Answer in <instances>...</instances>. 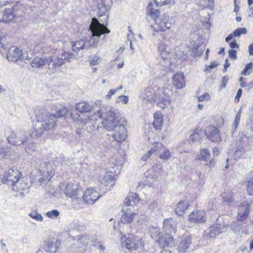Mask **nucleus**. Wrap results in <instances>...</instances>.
<instances>
[{
	"label": "nucleus",
	"instance_id": "f257e3e1",
	"mask_svg": "<svg viewBox=\"0 0 253 253\" xmlns=\"http://www.w3.org/2000/svg\"><path fill=\"white\" fill-rule=\"evenodd\" d=\"M103 126L108 131H113V137L115 140L122 142L126 138V129L123 125L120 124L118 116L112 111H109L102 121Z\"/></svg>",
	"mask_w": 253,
	"mask_h": 253
},
{
	"label": "nucleus",
	"instance_id": "f03ea898",
	"mask_svg": "<svg viewBox=\"0 0 253 253\" xmlns=\"http://www.w3.org/2000/svg\"><path fill=\"white\" fill-rule=\"evenodd\" d=\"M159 21V32L160 35L164 40V42L159 43V50L161 51V55L164 59L167 58V55L169 52L168 43L169 40L171 38V32L170 28L172 24L174 23V20L172 17L168 15H164L161 17Z\"/></svg>",
	"mask_w": 253,
	"mask_h": 253
},
{
	"label": "nucleus",
	"instance_id": "7ed1b4c3",
	"mask_svg": "<svg viewBox=\"0 0 253 253\" xmlns=\"http://www.w3.org/2000/svg\"><path fill=\"white\" fill-rule=\"evenodd\" d=\"M122 245L129 251H136L144 247L145 242L141 238H139L133 234L123 235L121 238Z\"/></svg>",
	"mask_w": 253,
	"mask_h": 253
},
{
	"label": "nucleus",
	"instance_id": "20e7f679",
	"mask_svg": "<svg viewBox=\"0 0 253 253\" xmlns=\"http://www.w3.org/2000/svg\"><path fill=\"white\" fill-rule=\"evenodd\" d=\"M60 189L67 197L78 199L83 189L79 182L74 180L61 183Z\"/></svg>",
	"mask_w": 253,
	"mask_h": 253
},
{
	"label": "nucleus",
	"instance_id": "39448f33",
	"mask_svg": "<svg viewBox=\"0 0 253 253\" xmlns=\"http://www.w3.org/2000/svg\"><path fill=\"white\" fill-rule=\"evenodd\" d=\"M73 54L65 50L55 51L51 57L50 62L53 68H56L69 61L73 57Z\"/></svg>",
	"mask_w": 253,
	"mask_h": 253
},
{
	"label": "nucleus",
	"instance_id": "423d86ee",
	"mask_svg": "<svg viewBox=\"0 0 253 253\" xmlns=\"http://www.w3.org/2000/svg\"><path fill=\"white\" fill-rule=\"evenodd\" d=\"M22 172L17 168H10L4 170V173L0 177L3 184L9 185L13 184L22 176Z\"/></svg>",
	"mask_w": 253,
	"mask_h": 253
},
{
	"label": "nucleus",
	"instance_id": "0eeeda50",
	"mask_svg": "<svg viewBox=\"0 0 253 253\" xmlns=\"http://www.w3.org/2000/svg\"><path fill=\"white\" fill-rule=\"evenodd\" d=\"M10 186L12 190L20 194H24L27 193L30 187L28 178L22 175L20 178H18V180L11 184Z\"/></svg>",
	"mask_w": 253,
	"mask_h": 253
},
{
	"label": "nucleus",
	"instance_id": "6e6552de",
	"mask_svg": "<svg viewBox=\"0 0 253 253\" xmlns=\"http://www.w3.org/2000/svg\"><path fill=\"white\" fill-rule=\"evenodd\" d=\"M89 30L92 33V37H99L103 34H109L110 32V30L104 24L100 23L96 18L92 19Z\"/></svg>",
	"mask_w": 253,
	"mask_h": 253
},
{
	"label": "nucleus",
	"instance_id": "1a4fd4ad",
	"mask_svg": "<svg viewBox=\"0 0 253 253\" xmlns=\"http://www.w3.org/2000/svg\"><path fill=\"white\" fill-rule=\"evenodd\" d=\"M100 197L99 192L93 188H88L83 192L82 199L86 204H92Z\"/></svg>",
	"mask_w": 253,
	"mask_h": 253
},
{
	"label": "nucleus",
	"instance_id": "9d476101",
	"mask_svg": "<svg viewBox=\"0 0 253 253\" xmlns=\"http://www.w3.org/2000/svg\"><path fill=\"white\" fill-rule=\"evenodd\" d=\"M188 219L191 223L202 224L207 220L206 212L203 210H199L191 212L188 216Z\"/></svg>",
	"mask_w": 253,
	"mask_h": 253
},
{
	"label": "nucleus",
	"instance_id": "9b49d317",
	"mask_svg": "<svg viewBox=\"0 0 253 253\" xmlns=\"http://www.w3.org/2000/svg\"><path fill=\"white\" fill-rule=\"evenodd\" d=\"M23 58L22 50L16 47L10 48L7 53V58L9 61L16 62Z\"/></svg>",
	"mask_w": 253,
	"mask_h": 253
},
{
	"label": "nucleus",
	"instance_id": "f8f14e48",
	"mask_svg": "<svg viewBox=\"0 0 253 253\" xmlns=\"http://www.w3.org/2000/svg\"><path fill=\"white\" fill-rule=\"evenodd\" d=\"M205 133L208 139L212 142H218L220 140L218 129L212 126H210L205 130Z\"/></svg>",
	"mask_w": 253,
	"mask_h": 253
},
{
	"label": "nucleus",
	"instance_id": "ddd939ff",
	"mask_svg": "<svg viewBox=\"0 0 253 253\" xmlns=\"http://www.w3.org/2000/svg\"><path fill=\"white\" fill-rule=\"evenodd\" d=\"M163 228L167 234L175 233L176 231V226L173 219L172 218L165 219L163 222Z\"/></svg>",
	"mask_w": 253,
	"mask_h": 253
},
{
	"label": "nucleus",
	"instance_id": "4468645a",
	"mask_svg": "<svg viewBox=\"0 0 253 253\" xmlns=\"http://www.w3.org/2000/svg\"><path fill=\"white\" fill-rule=\"evenodd\" d=\"M122 215L121 218V221L124 224H128L133 221L136 213L131 211L130 209L126 208L122 211Z\"/></svg>",
	"mask_w": 253,
	"mask_h": 253
},
{
	"label": "nucleus",
	"instance_id": "2eb2a0df",
	"mask_svg": "<svg viewBox=\"0 0 253 253\" xmlns=\"http://www.w3.org/2000/svg\"><path fill=\"white\" fill-rule=\"evenodd\" d=\"M174 85L177 88H182L185 86V81L182 73H177L174 74L172 78Z\"/></svg>",
	"mask_w": 253,
	"mask_h": 253
},
{
	"label": "nucleus",
	"instance_id": "dca6fc26",
	"mask_svg": "<svg viewBox=\"0 0 253 253\" xmlns=\"http://www.w3.org/2000/svg\"><path fill=\"white\" fill-rule=\"evenodd\" d=\"M173 246V238L170 234H167L161 238L159 234V246L172 247Z\"/></svg>",
	"mask_w": 253,
	"mask_h": 253
},
{
	"label": "nucleus",
	"instance_id": "f3484780",
	"mask_svg": "<svg viewBox=\"0 0 253 253\" xmlns=\"http://www.w3.org/2000/svg\"><path fill=\"white\" fill-rule=\"evenodd\" d=\"M93 107L84 101L78 102L75 105L76 110L81 113H89L92 110Z\"/></svg>",
	"mask_w": 253,
	"mask_h": 253
},
{
	"label": "nucleus",
	"instance_id": "a211bd4d",
	"mask_svg": "<svg viewBox=\"0 0 253 253\" xmlns=\"http://www.w3.org/2000/svg\"><path fill=\"white\" fill-rule=\"evenodd\" d=\"M191 243V239L189 237H185L182 238L181 239L177 248L178 252L184 253L186 252L188 250Z\"/></svg>",
	"mask_w": 253,
	"mask_h": 253
},
{
	"label": "nucleus",
	"instance_id": "6ab92c4d",
	"mask_svg": "<svg viewBox=\"0 0 253 253\" xmlns=\"http://www.w3.org/2000/svg\"><path fill=\"white\" fill-rule=\"evenodd\" d=\"M249 209L247 206H240L237 216V219L239 221H244L249 216Z\"/></svg>",
	"mask_w": 253,
	"mask_h": 253
},
{
	"label": "nucleus",
	"instance_id": "aec40b11",
	"mask_svg": "<svg viewBox=\"0 0 253 253\" xmlns=\"http://www.w3.org/2000/svg\"><path fill=\"white\" fill-rule=\"evenodd\" d=\"M158 6V3L155 0V4L152 2H150L148 4L147 8V14L154 19V20H156L158 17V10L157 9L154 8L155 6L157 7Z\"/></svg>",
	"mask_w": 253,
	"mask_h": 253
},
{
	"label": "nucleus",
	"instance_id": "412c9836",
	"mask_svg": "<svg viewBox=\"0 0 253 253\" xmlns=\"http://www.w3.org/2000/svg\"><path fill=\"white\" fill-rule=\"evenodd\" d=\"M103 117V113L101 110H99L97 111L94 112L92 115L89 116H87V117L83 120L81 119V122L82 124H86L89 120H91L93 121H95L98 120V119H101Z\"/></svg>",
	"mask_w": 253,
	"mask_h": 253
},
{
	"label": "nucleus",
	"instance_id": "4be33fe9",
	"mask_svg": "<svg viewBox=\"0 0 253 253\" xmlns=\"http://www.w3.org/2000/svg\"><path fill=\"white\" fill-rule=\"evenodd\" d=\"M46 62V58L36 57L32 60L31 66L34 68L41 69L43 67Z\"/></svg>",
	"mask_w": 253,
	"mask_h": 253
},
{
	"label": "nucleus",
	"instance_id": "5701e85b",
	"mask_svg": "<svg viewBox=\"0 0 253 253\" xmlns=\"http://www.w3.org/2000/svg\"><path fill=\"white\" fill-rule=\"evenodd\" d=\"M188 206L189 205L186 201H181L179 202L175 208L176 214L179 216L182 215Z\"/></svg>",
	"mask_w": 253,
	"mask_h": 253
},
{
	"label": "nucleus",
	"instance_id": "b1692460",
	"mask_svg": "<svg viewBox=\"0 0 253 253\" xmlns=\"http://www.w3.org/2000/svg\"><path fill=\"white\" fill-rule=\"evenodd\" d=\"M170 98L168 92H163L161 94V99L159 98V107L164 109L166 106H168L170 103Z\"/></svg>",
	"mask_w": 253,
	"mask_h": 253
},
{
	"label": "nucleus",
	"instance_id": "393cba45",
	"mask_svg": "<svg viewBox=\"0 0 253 253\" xmlns=\"http://www.w3.org/2000/svg\"><path fill=\"white\" fill-rule=\"evenodd\" d=\"M69 113L68 109L65 107H62L61 108L57 111V112L54 114H51L49 116L50 118H55L58 119L66 117Z\"/></svg>",
	"mask_w": 253,
	"mask_h": 253
},
{
	"label": "nucleus",
	"instance_id": "a878e982",
	"mask_svg": "<svg viewBox=\"0 0 253 253\" xmlns=\"http://www.w3.org/2000/svg\"><path fill=\"white\" fill-rule=\"evenodd\" d=\"M211 157V154L209 150L207 149H202L200 151V154L198 159L201 161L208 162Z\"/></svg>",
	"mask_w": 253,
	"mask_h": 253
},
{
	"label": "nucleus",
	"instance_id": "bb28decb",
	"mask_svg": "<svg viewBox=\"0 0 253 253\" xmlns=\"http://www.w3.org/2000/svg\"><path fill=\"white\" fill-rule=\"evenodd\" d=\"M102 184L105 186H113L114 184V177L113 176L107 174L105 175L101 180Z\"/></svg>",
	"mask_w": 253,
	"mask_h": 253
},
{
	"label": "nucleus",
	"instance_id": "cd10ccee",
	"mask_svg": "<svg viewBox=\"0 0 253 253\" xmlns=\"http://www.w3.org/2000/svg\"><path fill=\"white\" fill-rule=\"evenodd\" d=\"M8 142L13 145H18L22 143V141L16 134L13 133L7 137Z\"/></svg>",
	"mask_w": 253,
	"mask_h": 253
},
{
	"label": "nucleus",
	"instance_id": "c85d7f7f",
	"mask_svg": "<svg viewBox=\"0 0 253 253\" xmlns=\"http://www.w3.org/2000/svg\"><path fill=\"white\" fill-rule=\"evenodd\" d=\"M146 95L147 100L150 102H155L156 100V94L154 89L151 87L148 88L146 91Z\"/></svg>",
	"mask_w": 253,
	"mask_h": 253
},
{
	"label": "nucleus",
	"instance_id": "c756f323",
	"mask_svg": "<svg viewBox=\"0 0 253 253\" xmlns=\"http://www.w3.org/2000/svg\"><path fill=\"white\" fill-rule=\"evenodd\" d=\"M245 152V149L243 146H238L232 156V159L233 160H237L240 158Z\"/></svg>",
	"mask_w": 253,
	"mask_h": 253
},
{
	"label": "nucleus",
	"instance_id": "7c9ffc66",
	"mask_svg": "<svg viewBox=\"0 0 253 253\" xmlns=\"http://www.w3.org/2000/svg\"><path fill=\"white\" fill-rule=\"evenodd\" d=\"M253 69V63L250 62L245 66L244 69L241 72V74L244 76H248L252 73Z\"/></svg>",
	"mask_w": 253,
	"mask_h": 253
},
{
	"label": "nucleus",
	"instance_id": "2f4dec72",
	"mask_svg": "<svg viewBox=\"0 0 253 253\" xmlns=\"http://www.w3.org/2000/svg\"><path fill=\"white\" fill-rule=\"evenodd\" d=\"M241 110L240 109L239 112L237 113L236 115V116L235 117V120L233 124V127L232 129V133H233L235 131L238 125L240 123V120L241 118Z\"/></svg>",
	"mask_w": 253,
	"mask_h": 253
},
{
	"label": "nucleus",
	"instance_id": "473e14b6",
	"mask_svg": "<svg viewBox=\"0 0 253 253\" xmlns=\"http://www.w3.org/2000/svg\"><path fill=\"white\" fill-rule=\"evenodd\" d=\"M160 151H161V154L159 155V158L164 160H168L170 157L171 155L169 150L164 149Z\"/></svg>",
	"mask_w": 253,
	"mask_h": 253
},
{
	"label": "nucleus",
	"instance_id": "72a5a7b5",
	"mask_svg": "<svg viewBox=\"0 0 253 253\" xmlns=\"http://www.w3.org/2000/svg\"><path fill=\"white\" fill-rule=\"evenodd\" d=\"M59 212L56 210H53L47 212L45 215L49 218L53 219L57 217L59 215Z\"/></svg>",
	"mask_w": 253,
	"mask_h": 253
},
{
	"label": "nucleus",
	"instance_id": "f704fd0d",
	"mask_svg": "<svg viewBox=\"0 0 253 253\" xmlns=\"http://www.w3.org/2000/svg\"><path fill=\"white\" fill-rule=\"evenodd\" d=\"M247 32L245 28H239L235 30L233 32V36L235 37H240L241 34H246Z\"/></svg>",
	"mask_w": 253,
	"mask_h": 253
},
{
	"label": "nucleus",
	"instance_id": "c9c22d12",
	"mask_svg": "<svg viewBox=\"0 0 253 253\" xmlns=\"http://www.w3.org/2000/svg\"><path fill=\"white\" fill-rule=\"evenodd\" d=\"M29 215L33 219L37 221H42L43 220V217L42 215L37 211H32L29 213Z\"/></svg>",
	"mask_w": 253,
	"mask_h": 253
},
{
	"label": "nucleus",
	"instance_id": "e433bc0d",
	"mask_svg": "<svg viewBox=\"0 0 253 253\" xmlns=\"http://www.w3.org/2000/svg\"><path fill=\"white\" fill-rule=\"evenodd\" d=\"M247 192L250 195H253V177L250 178L248 182Z\"/></svg>",
	"mask_w": 253,
	"mask_h": 253
},
{
	"label": "nucleus",
	"instance_id": "4c0bfd02",
	"mask_svg": "<svg viewBox=\"0 0 253 253\" xmlns=\"http://www.w3.org/2000/svg\"><path fill=\"white\" fill-rule=\"evenodd\" d=\"M147 178H156V172L154 168L149 169L145 173Z\"/></svg>",
	"mask_w": 253,
	"mask_h": 253
},
{
	"label": "nucleus",
	"instance_id": "58836bf2",
	"mask_svg": "<svg viewBox=\"0 0 253 253\" xmlns=\"http://www.w3.org/2000/svg\"><path fill=\"white\" fill-rule=\"evenodd\" d=\"M221 196H222V198H223L225 202H226L227 203H230L232 202V195L230 193H227L224 192L221 194Z\"/></svg>",
	"mask_w": 253,
	"mask_h": 253
},
{
	"label": "nucleus",
	"instance_id": "ea45409f",
	"mask_svg": "<svg viewBox=\"0 0 253 253\" xmlns=\"http://www.w3.org/2000/svg\"><path fill=\"white\" fill-rule=\"evenodd\" d=\"M220 233L218 229H214L213 227H210L209 232V236L211 238H214L216 235Z\"/></svg>",
	"mask_w": 253,
	"mask_h": 253
},
{
	"label": "nucleus",
	"instance_id": "a19ab883",
	"mask_svg": "<svg viewBox=\"0 0 253 253\" xmlns=\"http://www.w3.org/2000/svg\"><path fill=\"white\" fill-rule=\"evenodd\" d=\"M123 88V86L120 85L119 87H117L115 89H112L109 90L108 94L106 95V97L108 99H110L112 95H113L117 91Z\"/></svg>",
	"mask_w": 253,
	"mask_h": 253
},
{
	"label": "nucleus",
	"instance_id": "79ce46f5",
	"mask_svg": "<svg viewBox=\"0 0 253 253\" xmlns=\"http://www.w3.org/2000/svg\"><path fill=\"white\" fill-rule=\"evenodd\" d=\"M129 194L131 198V201L134 203H138L140 199L138 194L133 192H130Z\"/></svg>",
	"mask_w": 253,
	"mask_h": 253
},
{
	"label": "nucleus",
	"instance_id": "37998d69",
	"mask_svg": "<svg viewBox=\"0 0 253 253\" xmlns=\"http://www.w3.org/2000/svg\"><path fill=\"white\" fill-rule=\"evenodd\" d=\"M200 138V134L195 132L190 135L189 140L193 142H196L197 141H199Z\"/></svg>",
	"mask_w": 253,
	"mask_h": 253
},
{
	"label": "nucleus",
	"instance_id": "c03bdc74",
	"mask_svg": "<svg viewBox=\"0 0 253 253\" xmlns=\"http://www.w3.org/2000/svg\"><path fill=\"white\" fill-rule=\"evenodd\" d=\"M210 95L208 93H204L203 94L198 97V100L199 102L203 101L205 100H210Z\"/></svg>",
	"mask_w": 253,
	"mask_h": 253
},
{
	"label": "nucleus",
	"instance_id": "a18cd8bd",
	"mask_svg": "<svg viewBox=\"0 0 253 253\" xmlns=\"http://www.w3.org/2000/svg\"><path fill=\"white\" fill-rule=\"evenodd\" d=\"M128 101V97L126 95H120L118 97V100H117V103L123 102L126 104Z\"/></svg>",
	"mask_w": 253,
	"mask_h": 253
},
{
	"label": "nucleus",
	"instance_id": "49530a36",
	"mask_svg": "<svg viewBox=\"0 0 253 253\" xmlns=\"http://www.w3.org/2000/svg\"><path fill=\"white\" fill-rule=\"evenodd\" d=\"M81 42L77 41L73 44V48L74 50H79L84 48V46L81 45Z\"/></svg>",
	"mask_w": 253,
	"mask_h": 253
},
{
	"label": "nucleus",
	"instance_id": "de8ad7c7",
	"mask_svg": "<svg viewBox=\"0 0 253 253\" xmlns=\"http://www.w3.org/2000/svg\"><path fill=\"white\" fill-rule=\"evenodd\" d=\"M155 152H156V150H155L154 149H151V150H149V152L147 153V154L144 155L141 157V160L143 161H144L147 160L150 157V156L152 155V154H153Z\"/></svg>",
	"mask_w": 253,
	"mask_h": 253
},
{
	"label": "nucleus",
	"instance_id": "09e8293b",
	"mask_svg": "<svg viewBox=\"0 0 253 253\" xmlns=\"http://www.w3.org/2000/svg\"><path fill=\"white\" fill-rule=\"evenodd\" d=\"M93 246L100 251H103L105 250V247L100 241H95L94 243L93 244Z\"/></svg>",
	"mask_w": 253,
	"mask_h": 253
},
{
	"label": "nucleus",
	"instance_id": "8fccbe9b",
	"mask_svg": "<svg viewBox=\"0 0 253 253\" xmlns=\"http://www.w3.org/2000/svg\"><path fill=\"white\" fill-rule=\"evenodd\" d=\"M228 53L229 57L233 60H236L237 58L236 50L234 49H230L229 50Z\"/></svg>",
	"mask_w": 253,
	"mask_h": 253
},
{
	"label": "nucleus",
	"instance_id": "3c124183",
	"mask_svg": "<svg viewBox=\"0 0 253 253\" xmlns=\"http://www.w3.org/2000/svg\"><path fill=\"white\" fill-rule=\"evenodd\" d=\"M45 246V247H44V249H45L46 251H52V249L53 247V243H52V242H47Z\"/></svg>",
	"mask_w": 253,
	"mask_h": 253
},
{
	"label": "nucleus",
	"instance_id": "603ef678",
	"mask_svg": "<svg viewBox=\"0 0 253 253\" xmlns=\"http://www.w3.org/2000/svg\"><path fill=\"white\" fill-rule=\"evenodd\" d=\"M242 93V89L240 88L238 90L235 98V101L238 102Z\"/></svg>",
	"mask_w": 253,
	"mask_h": 253
},
{
	"label": "nucleus",
	"instance_id": "864d4df0",
	"mask_svg": "<svg viewBox=\"0 0 253 253\" xmlns=\"http://www.w3.org/2000/svg\"><path fill=\"white\" fill-rule=\"evenodd\" d=\"M228 77H226V76H224L222 78V83H221V87L222 88H225L226 85V84L228 82Z\"/></svg>",
	"mask_w": 253,
	"mask_h": 253
},
{
	"label": "nucleus",
	"instance_id": "5fc2aeb1",
	"mask_svg": "<svg viewBox=\"0 0 253 253\" xmlns=\"http://www.w3.org/2000/svg\"><path fill=\"white\" fill-rule=\"evenodd\" d=\"M130 195H129V194H128V195L125 198V200H124V205L126 206H129L130 205V203H131V199H130Z\"/></svg>",
	"mask_w": 253,
	"mask_h": 253
},
{
	"label": "nucleus",
	"instance_id": "6e6d98bb",
	"mask_svg": "<svg viewBox=\"0 0 253 253\" xmlns=\"http://www.w3.org/2000/svg\"><path fill=\"white\" fill-rule=\"evenodd\" d=\"M219 63L217 61H213L209 66H208V68L211 69H212L217 67Z\"/></svg>",
	"mask_w": 253,
	"mask_h": 253
},
{
	"label": "nucleus",
	"instance_id": "4d7b16f0",
	"mask_svg": "<svg viewBox=\"0 0 253 253\" xmlns=\"http://www.w3.org/2000/svg\"><path fill=\"white\" fill-rule=\"evenodd\" d=\"M99 60V57H94L92 60H90V63L93 65H97L98 63Z\"/></svg>",
	"mask_w": 253,
	"mask_h": 253
},
{
	"label": "nucleus",
	"instance_id": "13d9d810",
	"mask_svg": "<svg viewBox=\"0 0 253 253\" xmlns=\"http://www.w3.org/2000/svg\"><path fill=\"white\" fill-rule=\"evenodd\" d=\"M229 45L232 48H239V45L237 43L236 40L230 42Z\"/></svg>",
	"mask_w": 253,
	"mask_h": 253
},
{
	"label": "nucleus",
	"instance_id": "bf43d9fd",
	"mask_svg": "<svg viewBox=\"0 0 253 253\" xmlns=\"http://www.w3.org/2000/svg\"><path fill=\"white\" fill-rule=\"evenodd\" d=\"M170 0H161L160 1H159V6L169 4L170 2Z\"/></svg>",
	"mask_w": 253,
	"mask_h": 253
},
{
	"label": "nucleus",
	"instance_id": "052dcab7",
	"mask_svg": "<svg viewBox=\"0 0 253 253\" xmlns=\"http://www.w3.org/2000/svg\"><path fill=\"white\" fill-rule=\"evenodd\" d=\"M11 0H0V7L5 5L10 2Z\"/></svg>",
	"mask_w": 253,
	"mask_h": 253
},
{
	"label": "nucleus",
	"instance_id": "680f3d73",
	"mask_svg": "<svg viewBox=\"0 0 253 253\" xmlns=\"http://www.w3.org/2000/svg\"><path fill=\"white\" fill-rule=\"evenodd\" d=\"M164 116L162 114H159V129H161L160 127L163 125V120Z\"/></svg>",
	"mask_w": 253,
	"mask_h": 253
},
{
	"label": "nucleus",
	"instance_id": "e2e57ef3",
	"mask_svg": "<svg viewBox=\"0 0 253 253\" xmlns=\"http://www.w3.org/2000/svg\"><path fill=\"white\" fill-rule=\"evenodd\" d=\"M249 52L250 55H253V43L249 46Z\"/></svg>",
	"mask_w": 253,
	"mask_h": 253
},
{
	"label": "nucleus",
	"instance_id": "0e129e2a",
	"mask_svg": "<svg viewBox=\"0 0 253 253\" xmlns=\"http://www.w3.org/2000/svg\"><path fill=\"white\" fill-rule=\"evenodd\" d=\"M157 113H155L154 114V118H155V120H154V122H153V126H154V127L156 128V129H157V125H156V123H157Z\"/></svg>",
	"mask_w": 253,
	"mask_h": 253
},
{
	"label": "nucleus",
	"instance_id": "69168bd1",
	"mask_svg": "<svg viewBox=\"0 0 253 253\" xmlns=\"http://www.w3.org/2000/svg\"><path fill=\"white\" fill-rule=\"evenodd\" d=\"M215 164V161L214 160H211L209 163L207 164L210 168L213 167Z\"/></svg>",
	"mask_w": 253,
	"mask_h": 253
},
{
	"label": "nucleus",
	"instance_id": "338daca9",
	"mask_svg": "<svg viewBox=\"0 0 253 253\" xmlns=\"http://www.w3.org/2000/svg\"><path fill=\"white\" fill-rule=\"evenodd\" d=\"M233 34H230L228 36H227L226 38H225V41L226 42H229L230 40H231L233 38Z\"/></svg>",
	"mask_w": 253,
	"mask_h": 253
},
{
	"label": "nucleus",
	"instance_id": "774afa93",
	"mask_svg": "<svg viewBox=\"0 0 253 253\" xmlns=\"http://www.w3.org/2000/svg\"><path fill=\"white\" fill-rule=\"evenodd\" d=\"M212 151H213V153L214 155L217 156L219 154V151L218 148H217V147H214Z\"/></svg>",
	"mask_w": 253,
	"mask_h": 253
}]
</instances>
